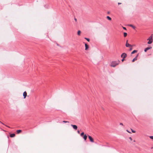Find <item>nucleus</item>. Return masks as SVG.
Returning <instances> with one entry per match:
<instances>
[{"instance_id":"1","label":"nucleus","mask_w":153,"mask_h":153,"mask_svg":"<svg viewBox=\"0 0 153 153\" xmlns=\"http://www.w3.org/2000/svg\"><path fill=\"white\" fill-rule=\"evenodd\" d=\"M119 63V60L113 61L111 62V66L113 67H114L117 65H118Z\"/></svg>"},{"instance_id":"2","label":"nucleus","mask_w":153,"mask_h":153,"mask_svg":"<svg viewBox=\"0 0 153 153\" xmlns=\"http://www.w3.org/2000/svg\"><path fill=\"white\" fill-rule=\"evenodd\" d=\"M152 34L151 36L147 39V40H148L149 41L147 43L148 44H150L152 43L153 42V39H152Z\"/></svg>"},{"instance_id":"3","label":"nucleus","mask_w":153,"mask_h":153,"mask_svg":"<svg viewBox=\"0 0 153 153\" xmlns=\"http://www.w3.org/2000/svg\"><path fill=\"white\" fill-rule=\"evenodd\" d=\"M127 56V54L125 53H123L121 56V57L123 58H125Z\"/></svg>"},{"instance_id":"4","label":"nucleus","mask_w":153,"mask_h":153,"mask_svg":"<svg viewBox=\"0 0 153 153\" xmlns=\"http://www.w3.org/2000/svg\"><path fill=\"white\" fill-rule=\"evenodd\" d=\"M88 138L89 139L90 141L91 142H94V140H93V138L91 136H88Z\"/></svg>"},{"instance_id":"5","label":"nucleus","mask_w":153,"mask_h":153,"mask_svg":"<svg viewBox=\"0 0 153 153\" xmlns=\"http://www.w3.org/2000/svg\"><path fill=\"white\" fill-rule=\"evenodd\" d=\"M71 126H72L73 128L75 130H76L77 128V126L76 125H73L71 124Z\"/></svg>"},{"instance_id":"6","label":"nucleus","mask_w":153,"mask_h":153,"mask_svg":"<svg viewBox=\"0 0 153 153\" xmlns=\"http://www.w3.org/2000/svg\"><path fill=\"white\" fill-rule=\"evenodd\" d=\"M152 48V47H147L146 48H145L144 49V51L145 52H147V51L150 49H151Z\"/></svg>"},{"instance_id":"7","label":"nucleus","mask_w":153,"mask_h":153,"mask_svg":"<svg viewBox=\"0 0 153 153\" xmlns=\"http://www.w3.org/2000/svg\"><path fill=\"white\" fill-rule=\"evenodd\" d=\"M138 55L137 54L136 57L132 60V62H134L135 61L137 60V57L138 56Z\"/></svg>"},{"instance_id":"8","label":"nucleus","mask_w":153,"mask_h":153,"mask_svg":"<svg viewBox=\"0 0 153 153\" xmlns=\"http://www.w3.org/2000/svg\"><path fill=\"white\" fill-rule=\"evenodd\" d=\"M131 45L129 44L128 43H126V46L127 47H131Z\"/></svg>"},{"instance_id":"9","label":"nucleus","mask_w":153,"mask_h":153,"mask_svg":"<svg viewBox=\"0 0 153 153\" xmlns=\"http://www.w3.org/2000/svg\"><path fill=\"white\" fill-rule=\"evenodd\" d=\"M23 95L24 97V98H25L27 96V93L26 91H25L23 94Z\"/></svg>"},{"instance_id":"10","label":"nucleus","mask_w":153,"mask_h":153,"mask_svg":"<svg viewBox=\"0 0 153 153\" xmlns=\"http://www.w3.org/2000/svg\"><path fill=\"white\" fill-rule=\"evenodd\" d=\"M85 50H87L88 49V47H89V46H88V45L86 43H85Z\"/></svg>"},{"instance_id":"11","label":"nucleus","mask_w":153,"mask_h":153,"mask_svg":"<svg viewBox=\"0 0 153 153\" xmlns=\"http://www.w3.org/2000/svg\"><path fill=\"white\" fill-rule=\"evenodd\" d=\"M15 136V134H14V133L11 134L10 135V136L11 137H14Z\"/></svg>"},{"instance_id":"12","label":"nucleus","mask_w":153,"mask_h":153,"mask_svg":"<svg viewBox=\"0 0 153 153\" xmlns=\"http://www.w3.org/2000/svg\"><path fill=\"white\" fill-rule=\"evenodd\" d=\"M129 26L132 27L134 29H135V27L132 25H131V24L129 25Z\"/></svg>"},{"instance_id":"13","label":"nucleus","mask_w":153,"mask_h":153,"mask_svg":"<svg viewBox=\"0 0 153 153\" xmlns=\"http://www.w3.org/2000/svg\"><path fill=\"white\" fill-rule=\"evenodd\" d=\"M87 137V136L86 134H85L84 135L83 138L85 140H86Z\"/></svg>"},{"instance_id":"14","label":"nucleus","mask_w":153,"mask_h":153,"mask_svg":"<svg viewBox=\"0 0 153 153\" xmlns=\"http://www.w3.org/2000/svg\"><path fill=\"white\" fill-rule=\"evenodd\" d=\"M81 33V31L80 30H79L77 32V34L79 36L80 35Z\"/></svg>"},{"instance_id":"15","label":"nucleus","mask_w":153,"mask_h":153,"mask_svg":"<svg viewBox=\"0 0 153 153\" xmlns=\"http://www.w3.org/2000/svg\"><path fill=\"white\" fill-rule=\"evenodd\" d=\"M137 52V51L136 50H134L131 53L132 54H134L135 53H136Z\"/></svg>"},{"instance_id":"16","label":"nucleus","mask_w":153,"mask_h":153,"mask_svg":"<svg viewBox=\"0 0 153 153\" xmlns=\"http://www.w3.org/2000/svg\"><path fill=\"white\" fill-rule=\"evenodd\" d=\"M22 131V130H17L16 132L17 134H19Z\"/></svg>"},{"instance_id":"17","label":"nucleus","mask_w":153,"mask_h":153,"mask_svg":"<svg viewBox=\"0 0 153 153\" xmlns=\"http://www.w3.org/2000/svg\"><path fill=\"white\" fill-rule=\"evenodd\" d=\"M107 18L109 20H111V18L109 16H107Z\"/></svg>"},{"instance_id":"18","label":"nucleus","mask_w":153,"mask_h":153,"mask_svg":"<svg viewBox=\"0 0 153 153\" xmlns=\"http://www.w3.org/2000/svg\"><path fill=\"white\" fill-rule=\"evenodd\" d=\"M127 33L125 32L124 33V36L125 37H126L127 35Z\"/></svg>"},{"instance_id":"19","label":"nucleus","mask_w":153,"mask_h":153,"mask_svg":"<svg viewBox=\"0 0 153 153\" xmlns=\"http://www.w3.org/2000/svg\"><path fill=\"white\" fill-rule=\"evenodd\" d=\"M85 39H86L89 42L90 41V39L87 38H85Z\"/></svg>"},{"instance_id":"20","label":"nucleus","mask_w":153,"mask_h":153,"mask_svg":"<svg viewBox=\"0 0 153 153\" xmlns=\"http://www.w3.org/2000/svg\"><path fill=\"white\" fill-rule=\"evenodd\" d=\"M0 122L2 124H3V125H5V126H7V127H8V128H10L9 126H6V125H5L4 123H1V121H0Z\"/></svg>"},{"instance_id":"21","label":"nucleus","mask_w":153,"mask_h":153,"mask_svg":"<svg viewBox=\"0 0 153 153\" xmlns=\"http://www.w3.org/2000/svg\"><path fill=\"white\" fill-rule=\"evenodd\" d=\"M84 133L83 132H82L81 134V136H82L83 135H84Z\"/></svg>"},{"instance_id":"22","label":"nucleus","mask_w":153,"mask_h":153,"mask_svg":"<svg viewBox=\"0 0 153 153\" xmlns=\"http://www.w3.org/2000/svg\"><path fill=\"white\" fill-rule=\"evenodd\" d=\"M131 131H132V132H133V133H135V131L132 130V129H131Z\"/></svg>"},{"instance_id":"23","label":"nucleus","mask_w":153,"mask_h":153,"mask_svg":"<svg viewBox=\"0 0 153 153\" xmlns=\"http://www.w3.org/2000/svg\"><path fill=\"white\" fill-rule=\"evenodd\" d=\"M149 137L151 139L153 140V136H150Z\"/></svg>"},{"instance_id":"24","label":"nucleus","mask_w":153,"mask_h":153,"mask_svg":"<svg viewBox=\"0 0 153 153\" xmlns=\"http://www.w3.org/2000/svg\"><path fill=\"white\" fill-rule=\"evenodd\" d=\"M132 46H131V47H129V48H130V49H129V51H131L132 50Z\"/></svg>"},{"instance_id":"25","label":"nucleus","mask_w":153,"mask_h":153,"mask_svg":"<svg viewBox=\"0 0 153 153\" xmlns=\"http://www.w3.org/2000/svg\"><path fill=\"white\" fill-rule=\"evenodd\" d=\"M63 122L64 123H68V122H69L68 121H63Z\"/></svg>"},{"instance_id":"26","label":"nucleus","mask_w":153,"mask_h":153,"mask_svg":"<svg viewBox=\"0 0 153 153\" xmlns=\"http://www.w3.org/2000/svg\"><path fill=\"white\" fill-rule=\"evenodd\" d=\"M129 139L131 141L132 140V138L131 137H129Z\"/></svg>"},{"instance_id":"27","label":"nucleus","mask_w":153,"mask_h":153,"mask_svg":"<svg viewBox=\"0 0 153 153\" xmlns=\"http://www.w3.org/2000/svg\"><path fill=\"white\" fill-rule=\"evenodd\" d=\"M120 125L123 126V123H120Z\"/></svg>"},{"instance_id":"28","label":"nucleus","mask_w":153,"mask_h":153,"mask_svg":"<svg viewBox=\"0 0 153 153\" xmlns=\"http://www.w3.org/2000/svg\"><path fill=\"white\" fill-rule=\"evenodd\" d=\"M126 131H127V132H128V133H131V132H130V131H128V130H126Z\"/></svg>"},{"instance_id":"29","label":"nucleus","mask_w":153,"mask_h":153,"mask_svg":"<svg viewBox=\"0 0 153 153\" xmlns=\"http://www.w3.org/2000/svg\"><path fill=\"white\" fill-rule=\"evenodd\" d=\"M123 29H124V30H126V28L125 27H123Z\"/></svg>"},{"instance_id":"30","label":"nucleus","mask_w":153,"mask_h":153,"mask_svg":"<svg viewBox=\"0 0 153 153\" xmlns=\"http://www.w3.org/2000/svg\"><path fill=\"white\" fill-rule=\"evenodd\" d=\"M124 60V58H123V59H122V61L123 62Z\"/></svg>"},{"instance_id":"31","label":"nucleus","mask_w":153,"mask_h":153,"mask_svg":"<svg viewBox=\"0 0 153 153\" xmlns=\"http://www.w3.org/2000/svg\"><path fill=\"white\" fill-rule=\"evenodd\" d=\"M77 132H78V134H79V133H80V131H79V130H78V131H77Z\"/></svg>"},{"instance_id":"32","label":"nucleus","mask_w":153,"mask_h":153,"mask_svg":"<svg viewBox=\"0 0 153 153\" xmlns=\"http://www.w3.org/2000/svg\"><path fill=\"white\" fill-rule=\"evenodd\" d=\"M74 20L76 22L77 21V19L76 18H74Z\"/></svg>"},{"instance_id":"33","label":"nucleus","mask_w":153,"mask_h":153,"mask_svg":"<svg viewBox=\"0 0 153 153\" xmlns=\"http://www.w3.org/2000/svg\"><path fill=\"white\" fill-rule=\"evenodd\" d=\"M121 4V3H119H119H118V4L119 5V4Z\"/></svg>"},{"instance_id":"34","label":"nucleus","mask_w":153,"mask_h":153,"mask_svg":"<svg viewBox=\"0 0 153 153\" xmlns=\"http://www.w3.org/2000/svg\"><path fill=\"white\" fill-rule=\"evenodd\" d=\"M108 14L109 13V12H108Z\"/></svg>"},{"instance_id":"35","label":"nucleus","mask_w":153,"mask_h":153,"mask_svg":"<svg viewBox=\"0 0 153 153\" xmlns=\"http://www.w3.org/2000/svg\"><path fill=\"white\" fill-rule=\"evenodd\" d=\"M128 40H127L126 43H128Z\"/></svg>"},{"instance_id":"36","label":"nucleus","mask_w":153,"mask_h":153,"mask_svg":"<svg viewBox=\"0 0 153 153\" xmlns=\"http://www.w3.org/2000/svg\"><path fill=\"white\" fill-rule=\"evenodd\" d=\"M133 141H134V142H135V140H134Z\"/></svg>"}]
</instances>
